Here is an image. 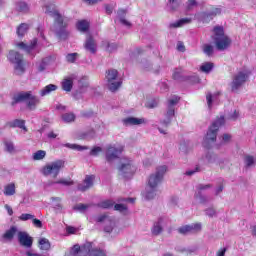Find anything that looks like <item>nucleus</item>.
Segmentation results:
<instances>
[{
  "label": "nucleus",
  "mask_w": 256,
  "mask_h": 256,
  "mask_svg": "<svg viewBox=\"0 0 256 256\" xmlns=\"http://www.w3.org/2000/svg\"><path fill=\"white\" fill-rule=\"evenodd\" d=\"M44 13L50 15L54 18V33L60 39V41H65L69 39V31L67 30V25L69 20L61 15L57 10V6L53 2H48L44 5Z\"/></svg>",
  "instance_id": "1"
},
{
  "label": "nucleus",
  "mask_w": 256,
  "mask_h": 256,
  "mask_svg": "<svg viewBox=\"0 0 256 256\" xmlns=\"http://www.w3.org/2000/svg\"><path fill=\"white\" fill-rule=\"evenodd\" d=\"M14 101L12 102V105H15L16 103H23L26 102V107L30 111H35L37 109V106L41 103V99L33 94V91H22L19 92L14 96Z\"/></svg>",
  "instance_id": "2"
},
{
  "label": "nucleus",
  "mask_w": 256,
  "mask_h": 256,
  "mask_svg": "<svg viewBox=\"0 0 256 256\" xmlns=\"http://www.w3.org/2000/svg\"><path fill=\"white\" fill-rule=\"evenodd\" d=\"M213 40L218 51H225L231 45V38L225 35L223 26H215Z\"/></svg>",
  "instance_id": "3"
},
{
  "label": "nucleus",
  "mask_w": 256,
  "mask_h": 256,
  "mask_svg": "<svg viewBox=\"0 0 256 256\" xmlns=\"http://www.w3.org/2000/svg\"><path fill=\"white\" fill-rule=\"evenodd\" d=\"M221 125H225V117L223 116L214 121L210 126L203 143V146L206 149H211V143H215L217 139V131H219Z\"/></svg>",
  "instance_id": "4"
},
{
  "label": "nucleus",
  "mask_w": 256,
  "mask_h": 256,
  "mask_svg": "<svg viewBox=\"0 0 256 256\" xmlns=\"http://www.w3.org/2000/svg\"><path fill=\"white\" fill-rule=\"evenodd\" d=\"M65 167V161L63 160H56L53 162H50L46 164L42 170L41 173L44 175V177H53V179H57L59 176V173H61V169Z\"/></svg>",
  "instance_id": "5"
},
{
  "label": "nucleus",
  "mask_w": 256,
  "mask_h": 256,
  "mask_svg": "<svg viewBox=\"0 0 256 256\" xmlns=\"http://www.w3.org/2000/svg\"><path fill=\"white\" fill-rule=\"evenodd\" d=\"M10 63L14 65L15 75H23L25 73V62L23 61V55L15 50H11L8 54Z\"/></svg>",
  "instance_id": "6"
},
{
  "label": "nucleus",
  "mask_w": 256,
  "mask_h": 256,
  "mask_svg": "<svg viewBox=\"0 0 256 256\" xmlns=\"http://www.w3.org/2000/svg\"><path fill=\"white\" fill-rule=\"evenodd\" d=\"M118 171H119V175H121L125 179H129L130 177H133L135 173V166L133 165V161L128 158H122L120 160Z\"/></svg>",
  "instance_id": "7"
},
{
  "label": "nucleus",
  "mask_w": 256,
  "mask_h": 256,
  "mask_svg": "<svg viewBox=\"0 0 256 256\" xmlns=\"http://www.w3.org/2000/svg\"><path fill=\"white\" fill-rule=\"evenodd\" d=\"M165 173H167V167L165 165L158 167L156 173L150 175L148 179V187L157 189L159 183L163 181Z\"/></svg>",
  "instance_id": "8"
},
{
  "label": "nucleus",
  "mask_w": 256,
  "mask_h": 256,
  "mask_svg": "<svg viewBox=\"0 0 256 256\" xmlns=\"http://www.w3.org/2000/svg\"><path fill=\"white\" fill-rule=\"evenodd\" d=\"M247 79H249V71L247 70H243L235 74L231 82L232 91H238L241 89V87H243L247 82Z\"/></svg>",
  "instance_id": "9"
},
{
  "label": "nucleus",
  "mask_w": 256,
  "mask_h": 256,
  "mask_svg": "<svg viewBox=\"0 0 256 256\" xmlns=\"http://www.w3.org/2000/svg\"><path fill=\"white\" fill-rule=\"evenodd\" d=\"M222 10L219 7H212L209 12H198L195 14V19L202 23H209V21L213 20V17H217V15H221Z\"/></svg>",
  "instance_id": "10"
},
{
  "label": "nucleus",
  "mask_w": 256,
  "mask_h": 256,
  "mask_svg": "<svg viewBox=\"0 0 256 256\" xmlns=\"http://www.w3.org/2000/svg\"><path fill=\"white\" fill-rule=\"evenodd\" d=\"M124 147L121 145L110 144L106 147V161L113 163L115 159H119V155L123 153Z\"/></svg>",
  "instance_id": "11"
},
{
  "label": "nucleus",
  "mask_w": 256,
  "mask_h": 256,
  "mask_svg": "<svg viewBox=\"0 0 256 256\" xmlns=\"http://www.w3.org/2000/svg\"><path fill=\"white\" fill-rule=\"evenodd\" d=\"M119 72L116 69H110L106 72V79L108 81V87L110 91L115 92L121 87V82L117 81Z\"/></svg>",
  "instance_id": "12"
},
{
  "label": "nucleus",
  "mask_w": 256,
  "mask_h": 256,
  "mask_svg": "<svg viewBox=\"0 0 256 256\" xmlns=\"http://www.w3.org/2000/svg\"><path fill=\"white\" fill-rule=\"evenodd\" d=\"M17 239L21 247H25V249H31L33 247V237L26 231H18Z\"/></svg>",
  "instance_id": "13"
},
{
  "label": "nucleus",
  "mask_w": 256,
  "mask_h": 256,
  "mask_svg": "<svg viewBox=\"0 0 256 256\" xmlns=\"http://www.w3.org/2000/svg\"><path fill=\"white\" fill-rule=\"evenodd\" d=\"M175 81H189L190 83H199V77L197 76H185L183 74V69L176 68L172 75Z\"/></svg>",
  "instance_id": "14"
},
{
  "label": "nucleus",
  "mask_w": 256,
  "mask_h": 256,
  "mask_svg": "<svg viewBox=\"0 0 256 256\" xmlns=\"http://www.w3.org/2000/svg\"><path fill=\"white\" fill-rule=\"evenodd\" d=\"M202 229L201 223L184 225L177 229L180 235H191V233H199Z\"/></svg>",
  "instance_id": "15"
},
{
  "label": "nucleus",
  "mask_w": 256,
  "mask_h": 256,
  "mask_svg": "<svg viewBox=\"0 0 256 256\" xmlns=\"http://www.w3.org/2000/svg\"><path fill=\"white\" fill-rule=\"evenodd\" d=\"M96 221L98 223H106V225L104 227V231L106 233H111V231H113V227H115V220L110 218L106 214L98 216Z\"/></svg>",
  "instance_id": "16"
},
{
  "label": "nucleus",
  "mask_w": 256,
  "mask_h": 256,
  "mask_svg": "<svg viewBox=\"0 0 256 256\" xmlns=\"http://www.w3.org/2000/svg\"><path fill=\"white\" fill-rule=\"evenodd\" d=\"M84 47L86 51H89V53H92V55H95V53H97V42L95 41V38H93V36L91 35L87 36Z\"/></svg>",
  "instance_id": "17"
},
{
  "label": "nucleus",
  "mask_w": 256,
  "mask_h": 256,
  "mask_svg": "<svg viewBox=\"0 0 256 256\" xmlns=\"http://www.w3.org/2000/svg\"><path fill=\"white\" fill-rule=\"evenodd\" d=\"M36 46H37V38H34L31 41L30 45L25 44V42H19L16 44V47H18V49H22L23 51H26V53H29L32 50H34Z\"/></svg>",
  "instance_id": "18"
},
{
  "label": "nucleus",
  "mask_w": 256,
  "mask_h": 256,
  "mask_svg": "<svg viewBox=\"0 0 256 256\" xmlns=\"http://www.w3.org/2000/svg\"><path fill=\"white\" fill-rule=\"evenodd\" d=\"M95 180V176H86L84 183L78 185L79 191H87L90 187H93V181Z\"/></svg>",
  "instance_id": "19"
},
{
  "label": "nucleus",
  "mask_w": 256,
  "mask_h": 256,
  "mask_svg": "<svg viewBox=\"0 0 256 256\" xmlns=\"http://www.w3.org/2000/svg\"><path fill=\"white\" fill-rule=\"evenodd\" d=\"M163 219L160 218L158 221L154 222L152 228H151V233L154 237H157L163 233Z\"/></svg>",
  "instance_id": "20"
},
{
  "label": "nucleus",
  "mask_w": 256,
  "mask_h": 256,
  "mask_svg": "<svg viewBox=\"0 0 256 256\" xmlns=\"http://www.w3.org/2000/svg\"><path fill=\"white\" fill-rule=\"evenodd\" d=\"M18 232L17 226H12L3 234V239H5V241H13V238Z\"/></svg>",
  "instance_id": "21"
},
{
  "label": "nucleus",
  "mask_w": 256,
  "mask_h": 256,
  "mask_svg": "<svg viewBox=\"0 0 256 256\" xmlns=\"http://www.w3.org/2000/svg\"><path fill=\"white\" fill-rule=\"evenodd\" d=\"M71 254L74 256H87L89 255V252L86 250V248H81L79 244H76L73 246Z\"/></svg>",
  "instance_id": "22"
},
{
  "label": "nucleus",
  "mask_w": 256,
  "mask_h": 256,
  "mask_svg": "<svg viewBox=\"0 0 256 256\" xmlns=\"http://www.w3.org/2000/svg\"><path fill=\"white\" fill-rule=\"evenodd\" d=\"M123 124L128 127V125H141L144 123V120L136 117H128L122 120Z\"/></svg>",
  "instance_id": "23"
},
{
  "label": "nucleus",
  "mask_w": 256,
  "mask_h": 256,
  "mask_svg": "<svg viewBox=\"0 0 256 256\" xmlns=\"http://www.w3.org/2000/svg\"><path fill=\"white\" fill-rule=\"evenodd\" d=\"M173 117H175V108L168 106L166 112V119L162 122L163 125L167 127L171 123Z\"/></svg>",
  "instance_id": "24"
},
{
  "label": "nucleus",
  "mask_w": 256,
  "mask_h": 256,
  "mask_svg": "<svg viewBox=\"0 0 256 256\" xmlns=\"http://www.w3.org/2000/svg\"><path fill=\"white\" fill-rule=\"evenodd\" d=\"M182 0H168L167 2V9L168 11L174 12L181 7Z\"/></svg>",
  "instance_id": "25"
},
{
  "label": "nucleus",
  "mask_w": 256,
  "mask_h": 256,
  "mask_svg": "<svg viewBox=\"0 0 256 256\" xmlns=\"http://www.w3.org/2000/svg\"><path fill=\"white\" fill-rule=\"evenodd\" d=\"M9 127L15 128L18 127L19 129H23V131L27 132V127L25 126V120L15 119L12 122L8 123Z\"/></svg>",
  "instance_id": "26"
},
{
  "label": "nucleus",
  "mask_w": 256,
  "mask_h": 256,
  "mask_svg": "<svg viewBox=\"0 0 256 256\" xmlns=\"http://www.w3.org/2000/svg\"><path fill=\"white\" fill-rule=\"evenodd\" d=\"M157 195V188H151L148 186L146 188V191L144 192V197L147 199V201H151V199H155Z\"/></svg>",
  "instance_id": "27"
},
{
  "label": "nucleus",
  "mask_w": 256,
  "mask_h": 256,
  "mask_svg": "<svg viewBox=\"0 0 256 256\" xmlns=\"http://www.w3.org/2000/svg\"><path fill=\"white\" fill-rule=\"evenodd\" d=\"M38 245L41 251H49L51 249V242L47 238H41Z\"/></svg>",
  "instance_id": "28"
},
{
  "label": "nucleus",
  "mask_w": 256,
  "mask_h": 256,
  "mask_svg": "<svg viewBox=\"0 0 256 256\" xmlns=\"http://www.w3.org/2000/svg\"><path fill=\"white\" fill-rule=\"evenodd\" d=\"M191 18H182L175 23L170 24V28L177 29V27H183V25H189L191 23Z\"/></svg>",
  "instance_id": "29"
},
{
  "label": "nucleus",
  "mask_w": 256,
  "mask_h": 256,
  "mask_svg": "<svg viewBox=\"0 0 256 256\" xmlns=\"http://www.w3.org/2000/svg\"><path fill=\"white\" fill-rule=\"evenodd\" d=\"M76 27L78 31L87 33V31H89V22L87 20H80L77 22Z\"/></svg>",
  "instance_id": "30"
},
{
  "label": "nucleus",
  "mask_w": 256,
  "mask_h": 256,
  "mask_svg": "<svg viewBox=\"0 0 256 256\" xmlns=\"http://www.w3.org/2000/svg\"><path fill=\"white\" fill-rule=\"evenodd\" d=\"M62 89L69 93L73 89V78H65L62 81Z\"/></svg>",
  "instance_id": "31"
},
{
  "label": "nucleus",
  "mask_w": 256,
  "mask_h": 256,
  "mask_svg": "<svg viewBox=\"0 0 256 256\" xmlns=\"http://www.w3.org/2000/svg\"><path fill=\"white\" fill-rule=\"evenodd\" d=\"M102 47L107 51L108 53H114V51L117 49V44L110 43L109 41H103Z\"/></svg>",
  "instance_id": "32"
},
{
  "label": "nucleus",
  "mask_w": 256,
  "mask_h": 256,
  "mask_svg": "<svg viewBox=\"0 0 256 256\" xmlns=\"http://www.w3.org/2000/svg\"><path fill=\"white\" fill-rule=\"evenodd\" d=\"M52 91H57V85H54V84L47 85L40 91V95L41 97H45V95H49Z\"/></svg>",
  "instance_id": "33"
},
{
  "label": "nucleus",
  "mask_w": 256,
  "mask_h": 256,
  "mask_svg": "<svg viewBox=\"0 0 256 256\" xmlns=\"http://www.w3.org/2000/svg\"><path fill=\"white\" fill-rule=\"evenodd\" d=\"M51 57H46L38 64V71L43 72L47 69L48 65H51Z\"/></svg>",
  "instance_id": "34"
},
{
  "label": "nucleus",
  "mask_w": 256,
  "mask_h": 256,
  "mask_svg": "<svg viewBox=\"0 0 256 256\" xmlns=\"http://www.w3.org/2000/svg\"><path fill=\"white\" fill-rule=\"evenodd\" d=\"M15 193V183H10L4 187V195H6V197H11L15 195Z\"/></svg>",
  "instance_id": "35"
},
{
  "label": "nucleus",
  "mask_w": 256,
  "mask_h": 256,
  "mask_svg": "<svg viewBox=\"0 0 256 256\" xmlns=\"http://www.w3.org/2000/svg\"><path fill=\"white\" fill-rule=\"evenodd\" d=\"M64 147H67V149H72L73 151H85L89 149L87 146H81L79 144H71V143L64 144Z\"/></svg>",
  "instance_id": "36"
},
{
  "label": "nucleus",
  "mask_w": 256,
  "mask_h": 256,
  "mask_svg": "<svg viewBox=\"0 0 256 256\" xmlns=\"http://www.w3.org/2000/svg\"><path fill=\"white\" fill-rule=\"evenodd\" d=\"M29 31V24L22 23L18 28H17V35L18 37H25V34Z\"/></svg>",
  "instance_id": "37"
},
{
  "label": "nucleus",
  "mask_w": 256,
  "mask_h": 256,
  "mask_svg": "<svg viewBox=\"0 0 256 256\" xmlns=\"http://www.w3.org/2000/svg\"><path fill=\"white\" fill-rule=\"evenodd\" d=\"M213 67V62H206L201 65L200 71H202V73H211V71H213Z\"/></svg>",
  "instance_id": "38"
},
{
  "label": "nucleus",
  "mask_w": 256,
  "mask_h": 256,
  "mask_svg": "<svg viewBox=\"0 0 256 256\" xmlns=\"http://www.w3.org/2000/svg\"><path fill=\"white\" fill-rule=\"evenodd\" d=\"M115 205V202L113 200H104L97 204V207H100L101 209H111Z\"/></svg>",
  "instance_id": "39"
},
{
  "label": "nucleus",
  "mask_w": 256,
  "mask_h": 256,
  "mask_svg": "<svg viewBox=\"0 0 256 256\" xmlns=\"http://www.w3.org/2000/svg\"><path fill=\"white\" fill-rule=\"evenodd\" d=\"M89 207H91V204L79 203V204H76L73 207V209H74V211H79L80 213H85V211H87V209H89Z\"/></svg>",
  "instance_id": "40"
},
{
  "label": "nucleus",
  "mask_w": 256,
  "mask_h": 256,
  "mask_svg": "<svg viewBox=\"0 0 256 256\" xmlns=\"http://www.w3.org/2000/svg\"><path fill=\"white\" fill-rule=\"evenodd\" d=\"M16 10L20 13H27V11H29V6L25 2H18L16 4Z\"/></svg>",
  "instance_id": "41"
},
{
  "label": "nucleus",
  "mask_w": 256,
  "mask_h": 256,
  "mask_svg": "<svg viewBox=\"0 0 256 256\" xmlns=\"http://www.w3.org/2000/svg\"><path fill=\"white\" fill-rule=\"evenodd\" d=\"M45 155H47V152L44 150H38L33 154L34 161H41V159H45Z\"/></svg>",
  "instance_id": "42"
},
{
  "label": "nucleus",
  "mask_w": 256,
  "mask_h": 256,
  "mask_svg": "<svg viewBox=\"0 0 256 256\" xmlns=\"http://www.w3.org/2000/svg\"><path fill=\"white\" fill-rule=\"evenodd\" d=\"M195 199H198L202 205H205V203H209V198L207 196H204L201 192H196L194 195Z\"/></svg>",
  "instance_id": "43"
},
{
  "label": "nucleus",
  "mask_w": 256,
  "mask_h": 256,
  "mask_svg": "<svg viewBox=\"0 0 256 256\" xmlns=\"http://www.w3.org/2000/svg\"><path fill=\"white\" fill-rule=\"evenodd\" d=\"M62 120L65 123H71V122L75 121V114H73V113H65V114L62 115Z\"/></svg>",
  "instance_id": "44"
},
{
  "label": "nucleus",
  "mask_w": 256,
  "mask_h": 256,
  "mask_svg": "<svg viewBox=\"0 0 256 256\" xmlns=\"http://www.w3.org/2000/svg\"><path fill=\"white\" fill-rule=\"evenodd\" d=\"M125 10H118V15L120 17V23H122V25H126V27H130L131 23H129V21L125 20L124 15H125Z\"/></svg>",
  "instance_id": "45"
},
{
  "label": "nucleus",
  "mask_w": 256,
  "mask_h": 256,
  "mask_svg": "<svg viewBox=\"0 0 256 256\" xmlns=\"http://www.w3.org/2000/svg\"><path fill=\"white\" fill-rule=\"evenodd\" d=\"M34 217H35V215H33V214L23 213L18 217V219H19V221H33Z\"/></svg>",
  "instance_id": "46"
},
{
  "label": "nucleus",
  "mask_w": 256,
  "mask_h": 256,
  "mask_svg": "<svg viewBox=\"0 0 256 256\" xmlns=\"http://www.w3.org/2000/svg\"><path fill=\"white\" fill-rule=\"evenodd\" d=\"M77 57H79L78 53H70L66 55V61L68 63H75L77 61Z\"/></svg>",
  "instance_id": "47"
},
{
  "label": "nucleus",
  "mask_w": 256,
  "mask_h": 256,
  "mask_svg": "<svg viewBox=\"0 0 256 256\" xmlns=\"http://www.w3.org/2000/svg\"><path fill=\"white\" fill-rule=\"evenodd\" d=\"M51 185H65V186H69V185H73V181L61 179V180H58V181H55V182H51Z\"/></svg>",
  "instance_id": "48"
},
{
  "label": "nucleus",
  "mask_w": 256,
  "mask_h": 256,
  "mask_svg": "<svg viewBox=\"0 0 256 256\" xmlns=\"http://www.w3.org/2000/svg\"><path fill=\"white\" fill-rule=\"evenodd\" d=\"M217 95H219V93L215 94L214 96L211 93H208L206 95L207 105H208L209 109H211V107L213 105V99H217Z\"/></svg>",
  "instance_id": "49"
},
{
  "label": "nucleus",
  "mask_w": 256,
  "mask_h": 256,
  "mask_svg": "<svg viewBox=\"0 0 256 256\" xmlns=\"http://www.w3.org/2000/svg\"><path fill=\"white\" fill-rule=\"evenodd\" d=\"M197 0H188L186 3L187 11H193L195 7H197Z\"/></svg>",
  "instance_id": "50"
},
{
  "label": "nucleus",
  "mask_w": 256,
  "mask_h": 256,
  "mask_svg": "<svg viewBox=\"0 0 256 256\" xmlns=\"http://www.w3.org/2000/svg\"><path fill=\"white\" fill-rule=\"evenodd\" d=\"M179 96H173L171 99L168 100V107H172L175 109V105L179 103Z\"/></svg>",
  "instance_id": "51"
},
{
  "label": "nucleus",
  "mask_w": 256,
  "mask_h": 256,
  "mask_svg": "<svg viewBox=\"0 0 256 256\" xmlns=\"http://www.w3.org/2000/svg\"><path fill=\"white\" fill-rule=\"evenodd\" d=\"M211 187H213V185H211V184H199L196 187L197 193H202V191H206L207 189H211Z\"/></svg>",
  "instance_id": "52"
},
{
  "label": "nucleus",
  "mask_w": 256,
  "mask_h": 256,
  "mask_svg": "<svg viewBox=\"0 0 256 256\" xmlns=\"http://www.w3.org/2000/svg\"><path fill=\"white\" fill-rule=\"evenodd\" d=\"M203 51L206 55H208V57H211V55H213V46L209 44H205L203 46Z\"/></svg>",
  "instance_id": "53"
},
{
  "label": "nucleus",
  "mask_w": 256,
  "mask_h": 256,
  "mask_svg": "<svg viewBox=\"0 0 256 256\" xmlns=\"http://www.w3.org/2000/svg\"><path fill=\"white\" fill-rule=\"evenodd\" d=\"M5 147L8 153H15V145L11 141L5 142Z\"/></svg>",
  "instance_id": "54"
},
{
  "label": "nucleus",
  "mask_w": 256,
  "mask_h": 256,
  "mask_svg": "<svg viewBox=\"0 0 256 256\" xmlns=\"http://www.w3.org/2000/svg\"><path fill=\"white\" fill-rule=\"evenodd\" d=\"M245 164L247 167H253V165H255V159L253 158V156H246Z\"/></svg>",
  "instance_id": "55"
},
{
  "label": "nucleus",
  "mask_w": 256,
  "mask_h": 256,
  "mask_svg": "<svg viewBox=\"0 0 256 256\" xmlns=\"http://www.w3.org/2000/svg\"><path fill=\"white\" fill-rule=\"evenodd\" d=\"M205 213L208 217H215L217 215V211L213 207L206 209Z\"/></svg>",
  "instance_id": "56"
},
{
  "label": "nucleus",
  "mask_w": 256,
  "mask_h": 256,
  "mask_svg": "<svg viewBox=\"0 0 256 256\" xmlns=\"http://www.w3.org/2000/svg\"><path fill=\"white\" fill-rule=\"evenodd\" d=\"M101 151H103V149L99 146L94 147L91 151H90V155H92V157H97V155H99L101 153Z\"/></svg>",
  "instance_id": "57"
},
{
  "label": "nucleus",
  "mask_w": 256,
  "mask_h": 256,
  "mask_svg": "<svg viewBox=\"0 0 256 256\" xmlns=\"http://www.w3.org/2000/svg\"><path fill=\"white\" fill-rule=\"evenodd\" d=\"M157 105H159L158 100H152V101L146 103V107L148 109H155V107H157Z\"/></svg>",
  "instance_id": "58"
},
{
  "label": "nucleus",
  "mask_w": 256,
  "mask_h": 256,
  "mask_svg": "<svg viewBox=\"0 0 256 256\" xmlns=\"http://www.w3.org/2000/svg\"><path fill=\"white\" fill-rule=\"evenodd\" d=\"M115 211H120V213H123V211H127V206L124 204H116L114 205Z\"/></svg>",
  "instance_id": "59"
},
{
  "label": "nucleus",
  "mask_w": 256,
  "mask_h": 256,
  "mask_svg": "<svg viewBox=\"0 0 256 256\" xmlns=\"http://www.w3.org/2000/svg\"><path fill=\"white\" fill-rule=\"evenodd\" d=\"M206 159L208 163H215V161H217V156L215 154L208 153L206 155Z\"/></svg>",
  "instance_id": "60"
},
{
  "label": "nucleus",
  "mask_w": 256,
  "mask_h": 256,
  "mask_svg": "<svg viewBox=\"0 0 256 256\" xmlns=\"http://www.w3.org/2000/svg\"><path fill=\"white\" fill-rule=\"evenodd\" d=\"M89 256H107V255L105 254V252L101 250H92Z\"/></svg>",
  "instance_id": "61"
},
{
  "label": "nucleus",
  "mask_w": 256,
  "mask_h": 256,
  "mask_svg": "<svg viewBox=\"0 0 256 256\" xmlns=\"http://www.w3.org/2000/svg\"><path fill=\"white\" fill-rule=\"evenodd\" d=\"M32 223L38 229H41L43 227V222H41V220H39V219H37L35 217L32 219Z\"/></svg>",
  "instance_id": "62"
},
{
  "label": "nucleus",
  "mask_w": 256,
  "mask_h": 256,
  "mask_svg": "<svg viewBox=\"0 0 256 256\" xmlns=\"http://www.w3.org/2000/svg\"><path fill=\"white\" fill-rule=\"evenodd\" d=\"M88 78L85 76L79 81L80 87H89Z\"/></svg>",
  "instance_id": "63"
},
{
  "label": "nucleus",
  "mask_w": 256,
  "mask_h": 256,
  "mask_svg": "<svg viewBox=\"0 0 256 256\" xmlns=\"http://www.w3.org/2000/svg\"><path fill=\"white\" fill-rule=\"evenodd\" d=\"M26 256H44V255L36 253L35 250H28L26 251Z\"/></svg>",
  "instance_id": "64"
}]
</instances>
